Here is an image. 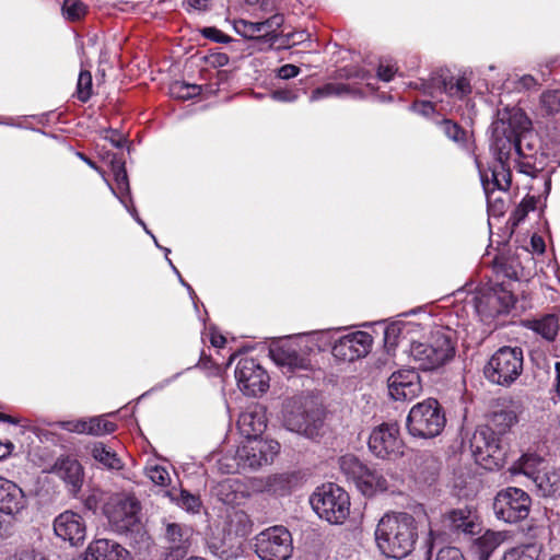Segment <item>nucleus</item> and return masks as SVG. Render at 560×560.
Returning <instances> with one entry per match:
<instances>
[{
    "mask_svg": "<svg viewBox=\"0 0 560 560\" xmlns=\"http://www.w3.org/2000/svg\"><path fill=\"white\" fill-rule=\"evenodd\" d=\"M235 378L242 392L257 396L269 387L267 372L252 358L241 359L235 369Z\"/></svg>",
    "mask_w": 560,
    "mask_h": 560,
    "instance_id": "15",
    "label": "nucleus"
},
{
    "mask_svg": "<svg viewBox=\"0 0 560 560\" xmlns=\"http://www.w3.org/2000/svg\"><path fill=\"white\" fill-rule=\"evenodd\" d=\"M518 470L532 479L538 469L546 467L544 460L536 455L525 454L517 463Z\"/></svg>",
    "mask_w": 560,
    "mask_h": 560,
    "instance_id": "40",
    "label": "nucleus"
},
{
    "mask_svg": "<svg viewBox=\"0 0 560 560\" xmlns=\"http://www.w3.org/2000/svg\"><path fill=\"white\" fill-rule=\"evenodd\" d=\"M369 448L378 458L395 460L404 455V442L399 428L394 423H383L373 429L369 438Z\"/></svg>",
    "mask_w": 560,
    "mask_h": 560,
    "instance_id": "13",
    "label": "nucleus"
},
{
    "mask_svg": "<svg viewBox=\"0 0 560 560\" xmlns=\"http://www.w3.org/2000/svg\"><path fill=\"white\" fill-rule=\"evenodd\" d=\"M442 522L446 529L457 536H476L482 529L477 512L469 506L447 511L443 515Z\"/></svg>",
    "mask_w": 560,
    "mask_h": 560,
    "instance_id": "16",
    "label": "nucleus"
},
{
    "mask_svg": "<svg viewBox=\"0 0 560 560\" xmlns=\"http://www.w3.org/2000/svg\"><path fill=\"white\" fill-rule=\"evenodd\" d=\"M103 159L104 162L110 166L113 175H127L125 162L121 158H118L116 154H107V156H104Z\"/></svg>",
    "mask_w": 560,
    "mask_h": 560,
    "instance_id": "49",
    "label": "nucleus"
},
{
    "mask_svg": "<svg viewBox=\"0 0 560 560\" xmlns=\"http://www.w3.org/2000/svg\"><path fill=\"white\" fill-rule=\"evenodd\" d=\"M15 446L10 440H0V460L9 457L14 451Z\"/></svg>",
    "mask_w": 560,
    "mask_h": 560,
    "instance_id": "61",
    "label": "nucleus"
},
{
    "mask_svg": "<svg viewBox=\"0 0 560 560\" xmlns=\"http://www.w3.org/2000/svg\"><path fill=\"white\" fill-rule=\"evenodd\" d=\"M540 102L547 113L558 112L560 109V89L542 93Z\"/></svg>",
    "mask_w": 560,
    "mask_h": 560,
    "instance_id": "46",
    "label": "nucleus"
},
{
    "mask_svg": "<svg viewBox=\"0 0 560 560\" xmlns=\"http://www.w3.org/2000/svg\"><path fill=\"white\" fill-rule=\"evenodd\" d=\"M238 481L235 479L226 478L217 483L213 488L215 497L225 504H232L237 499Z\"/></svg>",
    "mask_w": 560,
    "mask_h": 560,
    "instance_id": "34",
    "label": "nucleus"
},
{
    "mask_svg": "<svg viewBox=\"0 0 560 560\" xmlns=\"http://www.w3.org/2000/svg\"><path fill=\"white\" fill-rule=\"evenodd\" d=\"M140 512L138 499L128 494H115L104 506L109 525L118 534L139 532L142 527Z\"/></svg>",
    "mask_w": 560,
    "mask_h": 560,
    "instance_id": "8",
    "label": "nucleus"
},
{
    "mask_svg": "<svg viewBox=\"0 0 560 560\" xmlns=\"http://www.w3.org/2000/svg\"><path fill=\"white\" fill-rule=\"evenodd\" d=\"M91 453L96 462L108 469L120 470L124 467L118 455L102 442L94 443Z\"/></svg>",
    "mask_w": 560,
    "mask_h": 560,
    "instance_id": "30",
    "label": "nucleus"
},
{
    "mask_svg": "<svg viewBox=\"0 0 560 560\" xmlns=\"http://www.w3.org/2000/svg\"><path fill=\"white\" fill-rule=\"evenodd\" d=\"M445 423V413L439 401L428 398L410 409L406 425L410 435L431 439L443 431Z\"/></svg>",
    "mask_w": 560,
    "mask_h": 560,
    "instance_id": "5",
    "label": "nucleus"
},
{
    "mask_svg": "<svg viewBox=\"0 0 560 560\" xmlns=\"http://www.w3.org/2000/svg\"><path fill=\"white\" fill-rule=\"evenodd\" d=\"M435 560H466L456 547H444L439 550Z\"/></svg>",
    "mask_w": 560,
    "mask_h": 560,
    "instance_id": "51",
    "label": "nucleus"
},
{
    "mask_svg": "<svg viewBox=\"0 0 560 560\" xmlns=\"http://www.w3.org/2000/svg\"><path fill=\"white\" fill-rule=\"evenodd\" d=\"M299 73H300L299 67H296L294 65H290V63L284 65L278 69V77L280 79H284V80L292 79V78L296 77Z\"/></svg>",
    "mask_w": 560,
    "mask_h": 560,
    "instance_id": "58",
    "label": "nucleus"
},
{
    "mask_svg": "<svg viewBox=\"0 0 560 560\" xmlns=\"http://www.w3.org/2000/svg\"><path fill=\"white\" fill-rule=\"evenodd\" d=\"M269 355L283 373L308 370L311 360L307 347L296 340H284L270 348Z\"/></svg>",
    "mask_w": 560,
    "mask_h": 560,
    "instance_id": "14",
    "label": "nucleus"
},
{
    "mask_svg": "<svg viewBox=\"0 0 560 560\" xmlns=\"http://www.w3.org/2000/svg\"><path fill=\"white\" fill-rule=\"evenodd\" d=\"M15 560H47L45 556L34 549H24L15 555Z\"/></svg>",
    "mask_w": 560,
    "mask_h": 560,
    "instance_id": "59",
    "label": "nucleus"
},
{
    "mask_svg": "<svg viewBox=\"0 0 560 560\" xmlns=\"http://www.w3.org/2000/svg\"><path fill=\"white\" fill-rule=\"evenodd\" d=\"M272 98L279 102H294L298 98V94L291 90H277L272 92Z\"/></svg>",
    "mask_w": 560,
    "mask_h": 560,
    "instance_id": "57",
    "label": "nucleus"
},
{
    "mask_svg": "<svg viewBox=\"0 0 560 560\" xmlns=\"http://www.w3.org/2000/svg\"><path fill=\"white\" fill-rule=\"evenodd\" d=\"M442 128L448 139L457 143L459 147H467L469 138L468 133L458 124L445 119L442 122Z\"/></svg>",
    "mask_w": 560,
    "mask_h": 560,
    "instance_id": "38",
    "label": "nucleus"
},
{
    "mask_svg": "<svg viewBox=\"0 0 560 560\" xmlns=\"http://www.w3.org/2000/svg\"><path fill=\"white\" fill-rule=\"evenodd\" d=\"M413 109L423 115H430L434 112V106L431 102H420L413 104Z\"/></svg>",
    "mask_w": 560,
    "mask_h": 560,
    "instance_id": "62",
    "label": "nucleus"
},
{
    "mask_svg": "<svg viewBox=\"0 0 560 560\" xmlns=\"http://www.w3.org/2000/svg\"><path fill=\"white\" fill-rule=\"evenodd\" d=\"M481 185L485 192L506 195L512 185V177H481Z\"/></svg>",
    "mask_w": 560,
    "mask_h": 560,
    "instance_id": "37",
    "label": "nucleus"
},
{
    "mask_svg": "<svg viewBox=\"0 0 560 560\" xmlns=\"http://www.w3.org/2000/svg\"><path fill=\"white\" fill-rule=\"evenodd\" d=\"M229 528L235 535L245 537L252 532L253 522L246 512L235 510L229 515Z\"/></svg>",
    "mask_w": 560,
    "mask_h": 560,
    "instance_id": "33",
    "label": "nucleus"
},
{
    "mask_svg": "<svg viewBox=\"0 0 560 560\" xmlns=\"http://www.w3.org/2000/svg\"><path fill=\"white\" fill-rule=\"evenodd\" d=\"M93 560H131L130 552L119 542L101 538L89 546Z\"/></svg>",
    "mask_w": 560,
    "mask_h": 560,
    "instance_id": "26",
    "label": "nucleus"
},
{
    "mask_svg": "<svg viewBox=\"0 0 560 560\" xmlns=\"http://www.w3.org/2000/svg\"><path fill=\"white\" fill-rule=\"evenodd\" d=\"M54 532L62 540L77 546L84 541L86 526L80 514L73 511H65L55 518Z\"/></svg>",
    "mask_w": 560,
    "mask_h": 560,
    "instance_id": "20",
    "label": "nucleus"
},
{
    "mask_svg": "<svg viewBox=\"0 0 560 560\" xmlns=\"http://www.w3.org/2000/svg\"><path fill=\"white\" fill-rule=\"evenodd\" d=\"M485 195L487 198L488 207L490 209H493V211H498V212L502 213L504 210V206H505V202L503 199L504 195H499V192H493L492 195L490 192H485Z\"/></svg>",
    "mask_w": 560,
    "mask_h": 560,
    "instance_id": "54",
    "label": "nucleus"
},
{
    "mask_svg": "<svg viewBox=\"0 0 560 560\" xmlns=\"http://www.w3.org/2000/svg\"><path fill=\"white\" fill-rule=\"evenodd\" d=\"M523 351L518 347H502L485 365L483 374L492 384L509 387L523 372Z\"/></svg>",
    "mask_w": 560,
    "mask_h": 560,
    "instance_id": "7",
    "label": "nucleus"
},
{
    "mask_svg": "<svg viewBox=\"0 0 560 560\" xmlns=\"http://www.w3.org/2000/svg\"><path fill=\"white\" fill-rule=\"evenodd\" d=\"M86 434L94 436L109 434L116 430V424L108 421L103 416L86 419Z\"/></svg>",
    "mask_w": 560,
    "mask_h": 560,
    "instance_id": "35",
    "label": "nucleus"
},
{
    "mask_svg": "<svg viewBox=\"0 0 560 560\" xmlns=\"http://www.w3.org/2000/svg\"><path fill=\"white\" fill-rule=\"evenodd\" d=\"M316 514L330 524H341L350 512L349 494L335 483L318 487L310 498Z\"/></svg>",
    "mask_w": 560,
    "mask_h": 560,
    "instance_id": "6",
    "label": "nucleus"
},
{
    "mask_svg": "<svg viewBox=\"0 0 560 560\" xmlns=\"http://www.w3.org/2000/svg\"><path fill=\"white\" fill-rule=\"evenodd\" d=\"M499 299L502 301L504 307L509 310L510 307H513L515 304V299L512 293L508 291H502V295L499 296Z\"/></svg>",
    "mask_w": 560,
    "mask_h": 560,
    "instance_id": "63",
    "label": "nucleus"
},
{
    "mask_svg": "<svg viewBox=\"0 0 560 560\" xmlns=\"http://www.w3.org/2000/svg\"><path fill=\"white\" fill-rule=\"evenodd\" d=\"M527 327L547 341H553L560 328V317L547 314L541 318L529 320Z\"/></svg>",
    "mask_w": 560,
    "mask_h": 560,
    "instance_id": "28",
    "label": "nucleus"
},
{
    "mask_svg": "<svg viewBox=\"0 0 560 560\" xmlns=\"http://www.w3.org/2000/svg\"><path fill=\"white\" fill-rule=\"evenodd\" d=\"M148 478L158 486H166L171 481L167 469L160 465H153L145 468Z\"/></svg>",
    "mask_w": 560,
    "mask_h": 560,
    "instance_id": "44",
    "label": "nucleus"
},
{
    "mask_svg": "<svg viewBox=\"0 0 560 560\" xmlns=\"http://www.w3.org/2000/svg\"><path fill=\"white\" fill-rule=\"evenodd\" d=\"M210 0H186L188 7L195 10H206Z\"/></svg>",
    "mask_w": 560,
    "mask_h": 560,
    "instance_id": "64",
    "label": "nucleus"
},
{
    "mask_svg": "<svg viewBox=\"0 0 560 560\" xmlns=\"http://www.w3.org/2000/svg\"><path fill=\"white\" fill-rule=\"evenodd\" d=\"M57 425L68 432L86 434V419L60 421Z\"/></svg>",
    "mask_w": 560,
    "mask_h": 560,
    "instance_id": "48",
    "label": "nucleus"
},
{
    "mask_svg": "<svg viewBox=\"0 0 560 560\" xmlns=\"http://www.w3.org/2000/svg\"><path fill=\"white\" fill-rule=\"evenodd\" d=\"M421 392L420 375L415 369L399 370L388 377V394L394 400H411Z\"/></svg>",
    "mask_w": 560,
    "mask_h": 560,
    "instance_id": "17",
    "label": "nucleus"
},
{
    "mask_svg": "<svg viewBox=\"0 0 560 560\" xmlns=\"http://www.w3.org/2000/svg\"><path fill=\"white\" fill-rule=\"evenodd\" d=\"M52 472L67 483L71 493L75 494L81 489L83 468L78 459L69 456L57 459Z\"/></svg>",
    "mask_w": 560,
    "mask_h": 560,
    "instance_id": "24",
    "label": "nucleus"
},
{
    "mask_svg": "<svg viewBox=\"0 0 560 560\" xmlns=\"http://www.w3.org/2000/svg\"><path fill=\"white\" fill-rule=\"evenodd\" d=\"M254 548L260 560H288L293 551L292 536L285 527L272 526L255 536Z\"/></svg>",
    "mask_w": 560,
    "mask_h": 560,
    "instance_id": "10",
    "label": "nucleus"
},
{
    "mask_svg": "<svg viewBox=\"0 0 560 560\" xmlns=\"http://www.w3.org/2000/svg\"><path fill=\"white\" fill-rule=\"evenodd\" d=\"M396 72H397V68L394 65L380 63L378 69H377V77L381 80L388 82L394 78Z\"/></svg>",
    "mask_w": 560,
    "mask_h": 560,
    "instance_id": "56",
    "label": "nucleus"
},
{
    "mask_svg": "<svg viewBox=\"0 0 560 560\" xmlns=\"http://www.w3.org/2000/svg\"><path fill=\"white\" fill-rule=\"evenodd\" d=\"M532 500L520 488L509 487L498 492L493 501V511L499 520L516 523L527 517Z\"/></svg>",
    "mask_w": 560,
    "mask_h": 560,
    "instance_id": "11",
    "label": "nucleus"
},
{
    "mask_svg": "<svg viewBox=\"0 0 560 560\" xmlns=\"http://www.w3.org/2000/svg\"><path fill=\"white\" fill-rule=\"evenodd\" d=\"M237 427L246 440L258 439L267 428V419L262 406L255 405L242 412L237 420Z\"/></svg>",
    "mask_w": 560,
    "mask_h": 560,
    "instance_id": "23",
    "label": "nucleus"
},
{
    "mask_svg": "<svg viewBox=\"0 0 560 560\" xmlns=\"http://www.w3.org/2000/svg\"><path fill=\"white\" fill-rule=\"evenodd\" d=\"M62 12L68 20L75 21L85 15L86 5L81 0H65Z\"/></svg>",
    "mask_w": 560,
    "mask_h": 560,
    "instance_id": "43",
    "label": "nucleus"
},
{
    "mask_svg": "<svg viewBox=\"0 0 560 560\" xmlns=\"http://www.w3.org/2000/svg\"><path fill=\"white\" fill-rule=\"evenodd\" d=\"M203 35L207 38H211L218 43H224L226 40V36L222 32H220L219 30H217L214 27L205 28Z\"/></svg>",
    "mask_w": 560,
    "mask_h": 560,
    "instance_id": "60",
    "label": "nucleus"
},
{
    "mask_svg": "<svg viewBox=\"0 0 560 560\" xmlns=\"http://www.w3.org/2000/svg\"><path fill=\"white\" fill-rule=\"evenodd\" d=\"M524 406L520 400H503L488 418L483 428L476 431L472 438L475 445L482 460H486L488 469H500L506 460L508 448L502 436L520 421Z\"/></svg>",
    "mask_w": 560,
    "mask_h": 560,
    "instance_id": "1",
    "label": "nucleus"
},
{
    "mask_svg": "<svg viewBox=\"0 0 560 560\" xmlns=\"http://www.w3.org/2000/svg\"><path fill=\"white\" fill-rule=\"evenodd\" d=\"M514 88L522 92L535 89L538 83L534 77L530 74H524L513 80Z\"/></svg>",
    "mask_w": 560,
    "mask_h": 560,
    "instance_id": "52",
    "label": "nucleus"
},
{
    "mask_svg": "<svg viewBox=\"0 0 560 560\" xmlns=\"http://www.w3.org/2000/svg\"><path fill=\"white\" fill-rule=\"evenodd\" d=\"M192 529L184 524L165 523L164 539L167 550L165 560H180L187 553L191 545Z\"/></svg>",
    "mask_w": 560,
    "mask_h": 560,
    "instance_id": "19",
    "label": "nucleus"
},
{
    "mask_svg": "<svg viewBox=\"0 0 560 560\" xmlns=\"http://www.w3.org/2000/svg\"><path fill=\"white\" fill-rule=\"evenodd\" d=\"M401 334V327L399 324H390L385 328L384 340L386 347H393L397 343V339Z\"/></svg>",
    "mask_w": 560,
    "mask_h": 560,
    "instance_id": "53",
    "label": "nucleus"
},
{
    "mask_svg": "<svg viewBox=\"0 0 560 560\" xmlns=\"http://www.w3.org/2000/svg\"><path fill=\"white\" fill-rule=\"evenodd\" d=\"M413 465L416 478L422 482L433 481L439 474L440 463L430 453L424 452L416 455Z\"/></svg>",
    "mask_w": 560,
    "mask_h": 560,
    "instance_id": "27",
    "label": "nucleus"
},
{
    "mask_svg": "<svg viewBox=\"0 0 560 560\" xmlns=\"http://www.w3.org/2000/svg\"><path fill=\"white\" fill-rule=\"evenodd\" d=\"M312 418L305 408L295 399L289 400L284 406L283 422L288 430L307 434Z\"/></svg>",
    "mask_w": 560,
    "mask_h": 560,
    "instance_id": "25",
    "label": "nucleus"
},
{
    "mask_svg": "<svg viewBox=\"0 0 560 560\" xmlns=\"http://www.w3.org/2000/svg\"><path fill=\"white\" fill-rule=\"evenodd\" d=\"M93 80L89 70H81L77 82V97L85 103L92 96Z\"/></svg>",
    "mask_w": 560,
    "mask_h": 560,
    "instance_id": "41",
    "label": "nucleus"
},
{
    "mask_svg": "<svg viewBox=\"0 0 560 560\" xmlns=\"http://www.w3.org/2000/svg\"><path fill=\"white\" fill-rule=\"evenodd\" d=\"M339 467L342 474L351 479L358 490L372 497L378 492H384L388 488L386 478L376 469H372L361 463L354 455L347 454L339 458Z\"/></svg>",
    "mask_w": 560,
    "mask_h": 560,
    "instance_id": "9",
    "label": "nucleus"
},
{
    "mask_svg": "<svg viewBox=\"0 0 560 560\" xmlns=\"http://www.w3.org/2000/svg\"><path fill=\"white\" fill-rule=\"evenodd\" d=\"M445 91L451 96L462 98L471 92V86L469 81L465 77H460L456 79V82L454 84H445Z\"/></svg>",
    "mask_w": 560,
    "mask_h": 560,
    "instance_id": "45",
    "label": "nucleus"
},
{
    "mask_svg": "<svg viewBox=\"0 0 560 560\" xmlns=\"http://www.w3.org/2000/svg\"><path fill=\"white\" fill-rule=\"evenodd\" d=\"M375 539L386 557L402 559L413 550L418 539L416 521L408 513L386 514L377 524Z\"/></svg>",
    "mask_w": 560,
    "mask_h": 560,
    "instance_id": "3",
    "label": "nucleus"
},
{
    "mask_svg": "<svg viewBox=\"0 0 560 560\" xmlns=\"http://www.w3.org/2000/svg\"><path fill=\"white\" fill-rule=\"evenodd\" d=\"M503 542V535L499 532L487 530L476 540L480 558L488 560L493 551Z\"/></svg>",
    "mask_w": 560,
    "mask_h": 560,
    "instance_id": "31",
    "label": "nucleus"
},
{
    "mask_svg": "<svg viewBox=\"0 0 560 560\" xmlns=\"http://www.w3.org/2000/svg\"><path fill=\"white\" fill-rule=\"evenodd\" d=\"M103 139L109 141L115 148H121L126 141L125 136L114 129L104 130Z\"/></svg>",
    "mask_w": 560,
    "mask_h": 560,
    "instance_id": "55",
    "label": "nucleus"
},
{
    "mask_svg": "<svg viewBox=\"0 0 560 560\" xmlns=\"http://www.w3.org/2000/svg\"><path fill=\"white\" fill-rule=\"evenodd\" d=\"M491 127V149L502 164L503 171L510 175L512 170L509 160L513 153L525 159L530 156L524 151V145L532 151L533 148L528 141L533 136L532 121L521 108H503L498 112V117Z\"/></svg>",
    "mask_w": 560,
    "mask_h": 560,
    "instance_id": "2",
    "label": "nucleus"
},
{
    "mask_svg": "<svg viewBox=\"0 0 560 560\" xmlns=\"http://www.w3.org/2000/svg\"><path fill=\"white\" fill-rule=\"evenodd\" d=\"M283 22L284 18L281 14H273L272 16L259 22H250L241 19L234 22V30L245 38H261L271 36L276 30L283 24Z\"/></svg>",
    "mask_w": 560,
    "mask_h": 560,
    "instance_id": "22",
    "label": "nucleus"
},
{
    "mask_svg": "<svg viewBox=\"0 0 560 560\" xmlns=\"http://www.w3.org/2000/svg\"><path fill=\"white\" fill-rule=\"evenodd\" d=\"M349 86L343 83H327L313 91L311 101L315 102L324 97L340 96L349 93Z\"/></svg>",
    "mask_w": 560,
    "mask_h": 560,
    "instance_id": "39",
    "label": "nucleus"
},
{
    "mask_svg": "<svg viewBox=\"0 0 560 560\" xmlns=\"http://www.w3.org/2000/svg\"><path fill=\"white\" fill-rule=\"evenodd\" d=\"M280 451V444L273 440L249 439L237 448L235 460L237 469H256L272 463Z\"/></svg>",
    "mask_w": 560,
    "mask_h": 560,
    "instance_id": "12",
    "label": "nucleus"
},
{
    "mask_svg": "<svg viewBox=\"0 0 560 560\" xmlns=\"http://www.w3.org/2000/svg\"><path fill=\"white\" fill-rule=\"evenodd\" d=\"M540 553V546L525 544L505 551L501 560H539Z\"/></svg>",
    "mask_w": 560,
    "mask_h": 560,
    "instance_id": "32",
    "label": "nucleus"
},
{
    "mask_svg": "<svg viewBox=\"0 0 560 560\" xmlns=\"http://www.w3.org/2000/svg\"><path fill=\"white\" fill-rule=\"evenodd\" d=\"M532 480L540 495L550 497L557 490L559 478L556 472L550 471L546 466L542 469H538L534 477H532Z\"/></svg>",
    "mask_w": 560,
    "mask_h": 560,
    "instance_id": "29",
    "label": "nucleus"
},
{
    "mask_svg": "<svg viewBox=\"0 0 560 560\" xmlns=\"http://www.w3.org/2000/svg\"><path fill=\"white\" fill-rule=\"evenodd\" d=\"M267 489L276 495H285L291 490V479L288 475H275L267 481Z\"/></svg>",
    "mask_w": 560,
    "mask_h": 560,
    "instance_id": "42",
    "label": "nucleus"
},
{
    "mask_svg": "<svg viewBox=\"0 0 560 560\" xmlns=\"http://www.w3.org/2000/svg\"><path fill=\"white\" fill-rule=\"evenodd\" d=\"M455 353L450 332L442 329L431 331L425 341H413L409 355L419 369L430 371L448 362Z\"/></svg>",
    "mask_w": 560,
    "mask_h": 560,
    "instance_id": "4",
    "label": "nucleus"
},
{
    "mask_svg": "<svg viewBox=\"0 0 560 560\" xmlns=\"http://www.w3.org/2000/svg\"><path fill=\"white\" fill-rule=\"evenodd\" d=\"M201 93V86L197 84H189L184 81H175L170 85V94L174 98L189 100L198 96Z\"/></svg>",
    "mask_w": 560,
    "mask_h": 560,
    "instance_id": "36",
    "label": "nucleus"
},
{
    "mask_svg": "<svg viewBox=\"0 0 560 560\" xmlns=\"http://www.w3.org/2000/svg\"><path fill=\"white\" fill-rule=\"evenodd\" d=\"M106 184L118 198L124 197V192L129 190L128 177H114V183L106 180Z\"/></svg>",
    "mask_w": 560,
    "mask_h": 560,
    "instance_id": "50",
    "label": "nucleus"
},
{
    "mask_svg": "<svg viewBox=\"0 0 560 560\" xmlns=\"http://www.w3.org/2000/svg\"><path fill=\"white\" fill-rule=\"evenodd\" d=\"M179 504L189 512H198L201 501L199 497L189 493L186 490L180 491Z\"/></svg>",
    "mask_w": 560,
    "mask_h": 560,
    "instance_id": "47",
    "label": "nucleus"
},
{
    "mask_svg": "<svg viewBox=\"0 0 560 560\" xmlns=\"http://www.w3.org/2000/svg\"><path fill=\"white\" fill-rule=\"evenodd\" d=\"M27 503L23 489L0 476V512L16 517L27 508Z\"/></svg>",
    "mask_w": 560,
    "mask_h": 560,
    "instance_id": "21",
    "label": "nucleus"
},
{
    "mask_svg": "<svg viewBox=\"0 0 560 560\" xmlns=\"http://www.w3.org/2000/svg\"><path fill=\"white\" fill-rule=\"evenodd\" d=\"M372 346V337L365 331H355L340 337L332 347L336 359L352 362L365 357Z\"/></svg>",
    "mask_w": 560,
    "mask_h": 560,
    "instance_id": "18",
    "label": "nucleus"
}]
</instances>
